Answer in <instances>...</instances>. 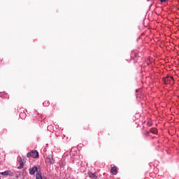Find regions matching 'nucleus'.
Returning <instances> with one entry per match:
<instances>
[{
	"instance_id": "nucleus-8",
	"label": "nucleus",
	"mask_w": 179,
	"mask_h": 179,
	"mask_svg": "<svg viewBox=\"0 0 179 179\" xmlns=\"http://www.w3.org/2000/svg\"><path fill=\"white\" fill-rule=\"evenodd\" d=\"M1 176H12V171H6L4 172L0 173Z\"/></svg>"
},
{
	"instance_id": "nucleus-12",
	"label": "nucleus",
	"mask_w": 179,
	"mask_h": 179,
	"mask_svg": "<svg viewBox=\"0 0 179 179\" xmlns=\"http://www.w3.org/2000/svg\"><path fill=\"white\" fill-rule=\"evenodd\" d=\"M166 0H160V2L163 3V2H166Z\"/></svg>"
},
{
	"instance_id": "nucleus-15",
	"label": "nucleus",
	"mask_w": 179,
	"mask_h": 179,
	"mask_svg": "<svg viewBox=\"0 0 179 179\" xmlns=\"http://www.w3.org/2000/svg\"><path fill=\"white\" fill-rule=\"evenodd\" d=\"M0 179H1V176H0Z\"/></svg>"
},
{
	"instance_id": "nucleus-5",
	"label": "nucleus",
	"mask_w": 179,
	"mask_h": 179,
	"mask_svg": "<svg viewBox=\"0 0 179 179\" xmlns=\"http://www.w3.org/2000/svg\"><path fill=\"white\" fill-rule=\"evenodd\" d=\"M29 174L31 176H34V174H35L36 171H37V167H36V166H34L31 169H29Z\"/></svg>"
},
{
	"instance_id": "nucleus-13",
	"label": "nucleus",
	"mask_w": 179,
	"mask_h": 179,
	"mask_svg": "<svg viewBox=\"0 0 179 179\" xmlns=\"http://www.w3.org/2000/svg\"><path fill=\"white\" fill-rule=\"evenodd\" d=\"M146 135H149V132H147V133H146Z\"/></svg>"
},
{
	"instance_id": "nucleus-4",
	"label": "nucleus",
	"mask_w": 179,
	"mask_h": 179,
	"mask_svg": "<svg viewBox=\"0 0 179 179\" xmlns=\"http://www.w3.org/2000/svg\"><path fill=\"white\" fill-rule=\"evenodd\" d=\"M46 163L48 164H52V163H54V158H52V156L51 155L48 156L46 159Z\"/></svg>"
},
{
	"instance_id": "nucleus-14",
	"label": "nucleus",
	"mask_w": 179,
	"mask_h": 179,
	"mask_svg": "<svg viewBox=\"0 0 179 179\" xmlns=\"http://www.w3.org/2000/svg\"><path fill=\"white\" fill-rule=\"evenodd\" d=\"M44 179H47V178H44Z\"/></svg>"
},
{
	"instance_id": "nucleus-6",
	"label": "nucleus",
	"mask_w": 179,
	"mask_h": 179,
	"mask_svg": "<svg viewBox=\"0 0 179 179\" xmlns=\"http://www.w3.org/2000/svg\"><path fill=\"white\" fill-rule=\"evenodd\" d=\"M88 177L92 179H97V176L92 172H88Z\"/></svg>"
},
{
	"instance_id": "nucleus-1",
	"label": "nucleus",
	"mask_w": 179,
	"mask_h": 179,
	"mask_svg": "<svg viewBox=\"0 0 179 179\" xmlns=\"http://www.w3.org/2000/svg\"><path fill=\"white\" fill-rule=\"evenodd\" d=\"M164 83H165V85H169V83H170V85H173L174 78H173V76H166L164 78Z\"/></svg>"
},
{
	"instance_id": "nucleus-10",
	"label": "nucleus",
	"mask_w": 179,
	"mask_h": 179,
	"mask_svg": "<svg viewBox=\"0 0 179 179\" xmlns=\"http://www.w3.org/2000/svg\"><path fill=\"white\" fill-rule=\"evenodd\" d=\"M150 132H151V134H157V129H156V128H152V129H150Z\"/></svg>"
},
{
	"instance_id": "nucleus-7",
	"label": "nucleus",
	"mask_w": 179,
	"mask_h": 179,
	"mask_svg": "<svg viewBox=\"0 0 179 179\" xmlns=\"http://www.w3.org/2000/svg\"><path fill=\"white\" fill-rule=\"evenodd\" d=\"M110 173H112L113 176H117V166H113L110 169Z\"/></svg>"
},
{
	"instance_id": "nucleus-9",
	"label": "nucleus",
	"mask_w": 179,
	"mask_h": 179,
	"mask_svg": "<svg viewBox=\"0 0 179 179\" xmlns=\"http://www.w3.org/2000/svg\"><path fill=\"white\" fill-rule=\"evenodd\" d=\"M45 178H43L41 176V173H38V171H37V173H36V179H44Z\"/></svg>"
},
{
	"instance_id": "nucleus-2",
	"label": "nucleus",
	"mask_w": 179,
	"mask_h": 179,
	"mask_svg": "<svg viewBox=\"0 0 179 179\" xmlns=\"http://www.w3.org/2000/svg\"><path fill=\"white\" fill-rule=\"evenodd\" d=\"M27 157H34V159H37V157H38V152H37V150H32L27 153Z\"/></svg>"
},
{
	"instance_id": "nucleus-11",
	"label": "nucleus",
	"mask_w": 179,
	"mask_h": 179,
	"mask_svg": "<svg viewBox=\"0 0 179 179\" xmlns=\"http://www.w3.org/2000/svg\"><path fill=\"white\" fill-rule=\"evenodd\" d=\"M148 125L149 127H152V122H148Z\"/></svg>"
},
{
	"instance_id": "nucleus-3",
	"label": "nucleus",
	"mask_w": 179,
	"mask_h": 179,
	"mask_svg": "<svg viewBox=\"0 0 179 179\" xmlns=\"http://www.w3.org/2000/svg\"><path fill=\"white\" fill-rule=\"evenodd\" d=\"M19 163H20V166L17 167V169H23V167H24V163H26V159L20 158Z\"/></svg>"
}]
</instances>
